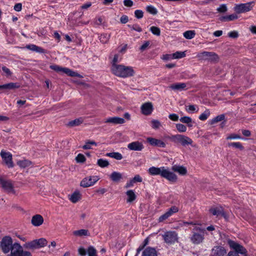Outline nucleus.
Instances as JSON below:
<instances>
[{
    "label": "nucleus",
    "mask_w": 256,
    "mask_h": 256,
    "mask_svg": "<svg viewBox=\"0 0 256 256\" xmlns=\"http://www.w3.org/2000/svg\"><path fill=\"white\" fill-rule=\"evenodd\" d=\"M162 237L164 242L168 244L171 245L178 242V233L175 231H167L163 234Z\"/></svg>",
    "instance_id": "obj_8"
},
{
    "label": "nucleus",
    "mask_w": 256,
    "mask_h": 256,
    "mask_svg": "<svg viewBox=\"0 0 256 256\" xmlns=\"http://www.w3.org/2000/svg\"><path fill=\"white\" fill-rule=\"evenodd\" d=\"M128 26L131 30L136 31L138 32H141L142 31V28L138 24H134L132 25L128 24Z\"/></svg>",
    "instance_id": "obj_51"
},
{
    "label": "nucleus",
    "mask_w": 256,
    "mask_h": 256,
    "mask_svg": "<svg viewBox=\"0 0 256 256\" xmlns=\"http://www.w3.org/2000/svg\"><path fill=\"white\" fill-rule=\"evenodd\" d=\"M128 16L126 15L122 16L120 18V21L122 24H126L128 22Z\"/></svg>",
    "instance_id": "obj_64"
},
{
    "label": "nucleus",
    "mask_w": 256,
    "mask_h": 256,
    "mask_svg": "<svg viewBox=\"0 0 256 256\" xmlns=\"http://www.w3.org/2000/svg\"><path fill=\"white\" fill-rule=\"evenodd\" d=\"M99 180L98 176L86 177L81 181L80 186L83 188H88L93 186Z\"/></svg>",
    "instance_id": "obj_11"
},
{
    "label": "nucleus",
    "mask_w": 256,
    "mask_h": 256,
    "mask_svg": "<svg viewBox=\"0 0 256 256\" xmlns=\"http://www.w3.org/2000/svg\"><path fill=\"white\" fill-rule=\"evenodd\" d=\"M228 146L234 147L241 150L244 149L243 146H242V144L240 142H233L228 143Z\"/></svg>",
    "instance_id": "obj_47"
},
{
    "label": "nucleus",
    "mask_w": 256,
    "mask_h": 256,
    "mask_svg": "<svg viewBox=\"0 0 256 256\" xmlns=\"http://www.w3.org/2000/svg\"><path fill=\"white\" fill-rule=\"evenodd\" d=\"M110 37V34L108 33H104L99 36V39L101 42L103 44L107 43Z\"/></svg>",
    "instance_id": "obj_34"
},
{
    "label": "nucleus",
    "mask_w": 256,
    "mask_h": 256,
    "mask_svg": "<svg viewBox=\"0 0 256 256\" xmlns=\"http://www.w3.org/2000/svg\"><path fill=\"white\" fill-rule=\"evenodd\" d=\"M168 118L173 121L176 122L178 120V116L176 114H169Z\"/></svg>",
    "instance_id": "obj_58"
},
{
    "label": "nucleus",
    "mask_w": 256,
    "mask_h": 256,
    "mask_svg": "<svg viewBox=\"0 0 256 256\" xmlns=\"http://www.w3.org/2000/svg\"><path fill=\"white\" fill-rule=\"evenodd\" d=\"M140 110L141 112L145 116L150 115L154 110L153 105L150 102L144 103L141 106Z\"/></svg>",
    "instance_id": "obj_16"
},
{
    "label": "nucleus",
    "mask_w": 256,
    "mask_h": 256,
    "mask_svg": "<svg viewBox=\"0 0 256 256\" xmlns=\"http://www.w3.org/2000/svg\"><path fill=\"white\" fill-rule=\"evenodd\" d=\"M12 240L11 237L5 236L2 238L0 243V248L4 254L9 253L13 247Z\"/></svg>",
    "instance_id": "obj_5"
},
{
    "label": "nucleus",
    "mask_w": 256,
    "mask_h": 256,
    "mask_svg": "<svg viewBox=\"0 0 256 256\" xmlns=\"http://www.w3.org/2000/svg\"><path fill=\"white\" fill-rule=\"evenodd\" d=\"M24 246L26 248L29 250H34L38 248L35 240L26 242L24 244Z\"/></svg>",
    "instance_id": "obj_31"
},
{
    "label": "nucleus",
    "mask_w": 256,
    "mask_h": 256,
    "mask_svg": "<svg viewBox=\"0 0 256 256\" xmlns=\"http://www.w3.org/2000/svg\"><path fill=\"white\" fill-rule=\"evenodd\" d=\"M128 196L127 202H130L136 198V195L133 190H128L126 192Z\"/></svg>",
    "instance_id": "obj_32"
},
{
    "label": "nucleus",
    "mask_w": 256,
    "mask_h": 256,
    "mask_svg": "<svg viewBox=\"0 0 256 256\" xmlns=\"http://www.w3.org/2000/svg\"><path fill=\"white\" fill-rule=\"evenodd\" d=\"M146 10L148 12L152 14H156L158 12L157 10L154 6L151 5L147 6L146 8Z\"/></svg>",
    "instance_id": "obj_50"
},
{
    "label": "nucleus",
    "mask_w": 256,
    "mask_h": 256,
    "mask_svg": "<svg viewBox=\"0 0 256 256\" xmlns=\"http://www.w3.org/2000/svg\"><path fill=\"white\" fill-rule=\"evenodd\" d=\"M35 240L38 248L44 247L47 244V240L44 238H40Z\"/></svg>",
    "instance_id": "obj_35"
},
{
    "label": "nucleus",
    "mask_w": 256,
    "mask_h": 256,
    "mask_svg": "<svg viewBox=\"0 0 256 256\" xmlns=\"http://www.w3.org/2000/svg\"><path fill=\"white\" fill-rule=\"evenodd\" d=\"M111 70L115 76L122 78L132 76L134 74L132 66L123 64L114 65L113 67H111Z\"/></svg>",
    "instance_id": "obj_2"
},
{
    "label": "nucleus",
    "mask_w": 256,
    "mask_h": 256,
    "mask_svg": "<svg viewBox=\"0 0 256 256\" xmlns=\"http://www.w3.org/2000/svg\"><path fill=\"white\" fill-rule=\"evenodd\" d=\"M18 165L22 168H25L30 166L31 162L26 160H19L17 162Z\"/></svg>",
    "instance_id": "obj_37"
},
{
    "label": "nucleus",
    "mask_w": 256,
    "mask_h": 256,
    "mask_svg": "<svg viewBox=\"0 0 256 256\" xmlns=\"http://www.w3.org/2000/svg\"><path fill=\"white\" fill-rule=\"evenodd\" d=\"M31 222L33 226H38L42 224L44 218L40 214H36L32 217Z\"/></svg>",
    "instance_id": "obj_21"
},
{
    "label": "nucleus",
    "mask_w": 256,
    "mask_h": 256,
    "mask_svg": "<svg viewBox=\"0 0 256 256\" xmlns=\"http://www.w3.org/2000/svg\"><path fill=\"white\" fill-rule=\"evenodd\" d=\"M170 138L173 142L180 144L182 146L191 145L193 142L192 140L189 137L180 134L173 135Z\"/></svg>",
    "instance_id": "obj_6"
},
{
    "label": "nucleus",
    "mask_w": 256,
    "mask_h": 256,
    "mask_svg": "<svg viewBox=\"0 0 256 256\" xmlns=\"http://www.w3.org/2000/svg\"><path fill=\"white\" fill-rule=\"evenodd\" d=\"M76 160L78 162H84L86 159L83 154H80L76 157Z\"/></svg>",
    "instance_id": "obj_54"
},
{
    "label": "nucleus",
    "mask_w": 256,
    "mask_h": 256,
    "mask_svg": "<svg viewBox=\"0 0 256 256\" xmlns=\"http://www.w3.org/2000/svg\"><path fill=\"white\" fill-rule=\"evenodd\" d=\"M210 212L216 216H224L223 209L220 206L212 207L210 210Z\"/></svg>",
    "instance_id": "obj_24"
},
{
    "label": "nucleus",
    "mask_w": 256,
    "mask_h": 256,
    "mask_svg": "<svg viewBox=\"0 0 256 256\" xmlns=\"http://www.w3.org/2000/svg\"><path fill=\"white\" fill-rule=\"evenodd\" d=\"M228 36L230 38H235L238 36V32L234 30L228 32Z\"/></svg>",
    "instance_id": "obj_57"
},
{
    "label": "nucleus",
    "mask_w": 256,
    "mask_h": 256,
    "mask_svg": "<svg viewBox=\"0 0 256 256\" xmlns=\"http://www.w3.org/2000/svg\"><path fill=\"white\" fill-rule=\"evenodd\" d=\"M92 146H96V143L94 141H87L86 142V144L82 146V148L84 150H89L92 148Z\"/></svg>",
    "instance_id": "obj_42"
},
{
    "label": "nucleus",
    "mask_w": 256,
    "mask_h": 256,
    "mask_svg": "<svg viewBox=\"0 0 256 256\" xmlns=\"http://www.w3.org/2000/svg\"><path fill=\"white\" fill-rule=\"evenodd\" d=\"M81 194L78 190H76L71 194L68 195V198L72 203L77 202L81 199Z\"/></svg>",
    "instance_id": "obj_23"
},
{
    "label": "nucleus",
    "mask_w": 256,
    "mask_h": 256,
    "mask_svg": "<svg viewBox=\"0 0 256 256\" xmlns=\"http://www.w3.org/2000/svg\"><path fill=\"white\" fill-rule=\"evenodd\" d=\"M172 170L176 172H178L179 174L181 176H185L187 174V170L186 167L179 166V165H174L172 167Z\"/></svg>",
    "instance_id": "obj_22"
},
{
    "label": "nucleus",
    "mask_w": 256,
    "mask_h": 256,
    "mask_svg": "<svg viewBox=\"0 0 256 256\" xmlns=\"http://www.w3.org/2000/svg\"><path fill=\"white\" fill-rule=\"evenodd\" d=\"M210 114V112L209 110H206L199 116L198 118L201 120H205L209 117Z\"/></svg>",
    "instance_id": "obj_40"
},
{
    "label": "nucleus",
    "mask_w": 256,
    "mask_h": 256,
    "mask_svg": "<svg viewBox=\"0 0 256 256\" xmlns=\"http://www.w3.org/2000/svg\"><path fill=\"white\" fill-rule=\"evenodd\" d=\"M254 5V2L244 4H236L234 10L236 14L245 13L251 10Z\"/></svg>",
    "instance_id": "obj_9"
},
{
    "label": "nucleus",
    "mask_w": 256,
    "mask_h": 256,
    "mask_svg": "<svg viewBox=\"0 0 256 256\" xmlns=\"http://www.w3.org/2000/svg\"><path fill=\"white\" fill-rule=\"evenodd\" d=\"M198 58L200 60L214 61L216 60L218 56L213 52H204L197 55Z\"/></svg>",
    "instance_id": "obj_12"
},
{
    "label": "nucleus",
    "mask_w": 256,
    "mask_h": 256,
    "mask_svg": "<svg viewBox=\"0 0 256 256\" xmlns=\"http://www.w3.org/2000/svg\"><path fill=\"white\" fill-rule=\"evenodd\" d=\"M176 127L178 131L180 132H185L187 130L186 126L182 124H176Z\"/></svg>",
    "instance_id": "obj_44"
},
{
    "label": "nucleus",
    "mask_w": 256,
    "mask_h": 256,
    "mask_svg": "<svg viewBox=\"0 0 256 256\" xmlns=\"http://www.w3.org/2000/svg\"><path fill=\"white\" fill-rule=\"evenodd\" d=\"M152 127L154 129H158L161 126V124L158 120H153L151 122Z\"/></svg>",
    "instance_id": "obj_49"
},
{
    "label": "nucleus",
    "mask_w": 256,
    "mask_h": 256,
    "mask_svg": "<svg viewBox=\"0 0 256 256\" xmlns=\"http://www.w3.org/2000/svg\"><path fill=\"white\" fill-rule=\"evenodd\" d=\"M135 16L138 19L142 18L144 16V12L142 10H137L134 12Z\"/></svg>",
    "instance_id": "obj_56"
},
{
    "label": "nucleus",
    "mask_w": 256,
    "mask_h": 256,
    "mask_svg": "<svg viewBox=\"0 0 256 256\" xmlns=\"http://www.w3.org/2000/svg\"><path fill=\"white\" fill-rule=\"evenodd\" d=\"M50 68L56 72L66 74L68 76H76L78 78L82 77V76L76 72H75L67 68H63L58 65H52L50 66Z\"/></svg>",
    "instance_id": "obj_10"
},
{
    "label": "nucleus",
    "mask_w": 256,
    "mask_h": 256,
    "mask_svg": "<svg viewBox=\"0 0 256 256\" xmlns=\"http://www.w3.org/2000/svg\"><path fill=\"white\" fill-rule=\"evenodd\" d=\"M2 70L6 74V76H9L11 75V72L10 69L6 68V66H2Z\"/></svg>",
    "instance_id": "obj_63"
},
{
    "label": "nucleus",
    "mask_w": 256,
    "mask_h": 256,
    "mask_svg": "<svg viewBox=\"0 0 256 256\" xmlns=\"http://www.w3.org/2000/svg\"><path fill=\"white\" fill-rule=\"evenodd\" d=\"M128 148L130 150L142 151L144 148V146L142 142L134 141L128 144Z\"/></svg>",
    "instance_id": "obj_17"
},
{
    "label": "nucleus",
    "mask_w": 256,
    "mask_h": 256,
    "mask_svg": "<svg viewBox=\"0 0 256 256\" xmlns=\"http://www.w3.org/2000/svg\"><path fill=\"white\" fill-rule=\"evenodd\" d=\"M0 182L2 186L6 192L8 193H14L13 185L10 181L1 180Z\"/></svg>",
    "instance_id": "obj_18"
},
{
    "label": "nucleus",
    "mask_w": 256,
    "mask_h": 256,
    "mask_svg": "<svg viewBox=\"0 0 256 256\" xmlns=\"http://www.w3.org/2000/svg\"><path fill=\"white\" fill-rule=\"evenodd\" d=\"M242 138L239 134H232L226 137V140H237L241 139Z\"/></svg>",
    "instance_id": "obj_55"
},
{
    "label": "nucleus",
    "mask_w": 256,
    "mask_h": 256,
    "mask_svg": "<svg viewBox=\"0 0 256 256\" xmlns=\"http://www.w3.org/2000/svg\"><path fill=\"white\" fill-rule=\"evenodd\" d=\"M134 182L133 181L132 179H131L130 180L127 182L126 183L124 188H126L132 187L134 186Z\"/></svg>",
    "instance_id": "obj_61"
},
{
    "label": "nucleus",
    "mask_w": 256,
    "mask_h": 256,
    "mask_svg": "<svg viewBox=\"0 0 256 256\" xmlns=\"http://www.w3.org/2000/svg\"><path fill=\"white\" fill-rule=\"evenodd\" d=\"M226 250L222 246H215L211 251V256H227Z\"/></svg>",
    "instance_id": "obj_14"
},
{
    "label": "nucleus",
    "mask_w": 256,
    "mask_h": 256,
    "mask_svg": "<svg viewBox=\"0 0 256 256\" xmlns=\"http://www.w3.org/2000/svg\"><path fill=\"white\" fill-rule=\"evenodd\" d=\"M185 56V52H176L172 54V58L178 59L184 58Z\"/></svg>",
    "instance_id": "obj_43"
},
{
    "label": "nucleus",
    "mask_w": 256,
    "mask_h": 256,
    "mask_svg": "<svg viewBox=\"0 0 256 256\" xmlns=\"http://www.w3.org/2000/svg\"><path fill=\"white\" fill-rule=\"evenodd\" d=\"M125 120L123 118L114 116L106 118L105 120L106 123H111L114 124H122L124 123Z\"/></svg>",
    "instance_id": "obj_20"
},
{
    "label": "nucleus",
    "mask_w": 256,
    "mask_h": 256,
    "mask_svg": "<svg viewBox=\"0 0 256 256\" xmlns=\"http://www.w3.org/2000/svg\"><path fill=\"white\" fill-rule=\"evenodd\" d=\"M106 156L114 158L116 160H121L123 158L122 154L118 152L106 153Z\"/></svg>",
    "instance_id": "obj_30"
},
{
    "label": "nucleus",
    "mask_w": 256,
    "mask_h": 256,
    "mask_svg": "<svg viewBox=\"0 0 256 256\" xmlns=\"http://www.w3.org/2000/svg\"><path fill=\"white\" fill-rule=\"evenodd\" d=\"M73 234L77 236H90V233L87 230L81 229L74 231Z\"/></svg>",
    "instance_id": "obj_29"
},
{
    "label": "nucleus",
    "mask_w": 256,
    "mask_h": 256,
    "mask_svg": "<svg viewBox=\"0 0 256 256\" xmlns=\"http://www.w3.org/2000/svg\"><path fill=\"white\" fill-rule=\"evenodd\" d=\"M186 110L189 113H193L194 112H198V108L194 105H189L186 106Z\"/></svg>",
    "instance_id": "obj_45"
},
{
    "label": "nucleus",
    "mask_w": 256,
    "mask_h": 256,
    "mask_svg": "<svg viewBox=\"0 0 256 256\" xmlns=\"http://www.w3.org/2000/svg\"><path fill=\"white\" fill-rule=\"evenodd\" d=\"M178 210V207L176 206H173L171 207L170 208H169L166 212L169 214L168 216L170 217L171 216H172L174 214L177 212Z\"/></svg>",
    "instance_id": "obj_48"
},
{
    "label": "nucleus",
    "mask_w": 256,
    "mask_h": 256,
    "mask_svg": "<svg viewBox=\"0 0 256 256\" xmlns=\"http://www.w3.org/2000/svg\"><path fill=\"white\" fill-rule=\"evenodd\" d=\"M180 120L182 123H184L188 124V126L189 127H192V118H190V116H184L183 117H181L180 119Z\"/></svg>",
    "instance_id": "obj_33"
},
{
    "label": "nucleus",
    "mask_w": 256,
    "mask_h": 256,
    "mask_svg": "<svg viewBox=\"0 0 256 256\" xmlns=\"http://www.w3.org/2000/svg\"><path fill=\"white\" fill-rule=\"evenodd\" d=\"M0 156L5 164L8 168H12L14 166V164L12 161V154L10 152H6L4 150H2Z\"/></svg>",
    "instance_id": "obj_13"
},
{
    "label": "nucleus",
    "mask_w": 256,
    "mask_h": 256,
    "mask_svg": "<svg viewBox=\"0 0 256 256\" xmlns=\"http://www.w3.org/2000/svg\"><path fill=\"white\" fill-rule=\"evenodd\" d=\"M225 118V115L224 114H220L216 117L214 118L210 121V124H214L216 123H217L223 120Z\"/></svg>",
    "instance_id": "obj_36"
},
{
    "label": "nucleus",
    "mask_w": 256,
    "mask_h": 256,
    "mask_svg": "<svg viewBox=\"0 0 256 256\" xmlns=\"http://www.w3.org/2000/svg\"><path fill=\"white\" fill-rule=\"evenodd\" d=\"M132 180L134 182V183L136 182H140L142 180V177L138 174L134 176V178H132Z\"/></svg>",
    "instance_id": "obj_59"
},
{
    "label": "nucleus",
    "mask_w": 256,
    "mask_h": 256,
    "mask_svg": "<svg viewBox=\"0 0 256 256\" xmlns=\"http://www.w3.org/2000/svg\"><path fill=\"white\" fill-rule=\"evenodd\" d=\"M142 256H157V253L154 248L148 247L144 250Z\"/></svg>",
    "instance_id": "obj_28"
},
{
    "label": "nucleus",
    "mask_w": 256,
    "mask_h": 256,
    "mask_svg": "<svg viewBox=\"0 0 256 256\" xmlns=\"http://www.w3.org/2000/svg\"><path fill=\"white\" fill-rule=\"evenodd\" d=\"M196 33L194 30H187L184 33V36L186 39H192L195 36Z\"/></svg>",
    "instance_id": "obj_39"
},
{
    "label": "nucleus",
    "mask_w": 256,
    "mask_h": 256,
    "mask_svg": "<svg viewBox=\"0 0 256 256\" xmlns=\"http://www.w3.org/2000/svg\"><path fill=\"white\" fill-rule=\"evenodd\" d=\"M124 4L128 7H131L133 6L134 2L132 0H124Z\"/></svg>",
    "instance_id": "obj_60"
},
{
    "label": "nucleus",
    "mask_w": 256,
    "mask_h": 256,
    "mask_svg": "<svg viewBox=\"0 0 256 256\" xmlns=\"http://www.w3.org/2000/svg\"><path fill=\"white\" fill-rule=\"evenodd\" d=\"M110 178L114 182H118L122 178V174L118 172H112L110 176Z\"/></svg>",
    "instance_id": "obj_26"
},
{
    "label": "nucleus",
    "mask_w": 256,
    "mask_h": 256,
    "mask_svg": "<svg viewBox=\"0 0 256 256\" xmlns=\"http://www.w3.org/2000/svg\"><path fill=\"white\" fill-rule=\"evenodd\" d=\"M97 164L99 166L104 168L108 166L110 163L108 160L100 158L98 160Z\"/></svg>",
    "instance_id": "obj_38"
},
{
    "label": "nucleus",
    "mask_w": 256,
    "mask_h": 256,
    "mask_svg": "<svg viewBox=\"0 0 256 256\" xmlns=\"http://www.w3.org/2000/svg\"><path fill=\"white\" fill-rule=\"evenodd\" d=\"M86 252H88V256H97L96 250L92 246H89L87 250L82 247H80L78 249V252L80 256H86Z\"/></svg>",
    "instance_id": "obj_15"
},
{
    "label": "nucleus",
    "mask_w": 256,
    "mask_h": 256,
    "mask_svg": "<svg viewBox=\"0 0 256 256\" xmlns=\"http://www.w3.org/2000/svg\"><path fill=\"white\" fill-rule=\"evenodd\" d=\"M20 86L18 83L10 82L2 85H0V89L12 90L20 88Z\"/></svg>",
    "instance_id": "obj_27"
},
{
    "label": "nucleus",
    "mask_w": 256,
    "mask_h": 256,
    "mask_svg": "<svg viewBox=\"0 0 256 256\" xmlns=\"http://www.w3.org/2000/svg\"><path fill=\"white\" fill-rule=\"evenodd\" d=\"M10 256H32V255L30 252L24 250L22 247L19 243L14 242Z\"/></svg>",
    "instance_id": "obj_7"
},
{
    "label": "nucleus",
    "mask_w": 256,
    "mask_h": 256,
    "mask_svg": "<svg viewBox=\"0 0 256 256\" xmlns=\"http://www.w3.org/2000/svg\"><path fill=\"white\" fill-rule=\"evenodd\" d=\"M217 11L219 12H225L228 10V8L225 4H222L217 8Z\"/></svg>",
    "instance_id": "obj_53"
},
{
    "label": "nucleus",
    "mask_w": 256,
    "mask_h": 256,
    "mask_svg": "<svg viewBox=\"0 0 256 256\" xmlns=\"http://www.w3.org/2000/svg\"><path fill=\"white\" fill-rule=\"evenodd\" d=\"M228 244L233 250H230L227 256H240L239 254H246L248 252L247 250L242 245L235 241L228 240Z\"/></svg>",
    "instance_id": "obj_4"
},
{
    "label": "nucleus",
    "mask_w": 256,
    "mask_h": 256,
    "mask_svg": "<svg viewBox=\"0 0 256 256\" xmlns=\"http://www.w3.org/2000/svg\"><path fill=\"white\" fill-rule=\"evenodd\" d=\"M148 172L152 176L160 175L172 182H176L178 180L177 176L168 167L152 166L148 170Z\"/></svg>",
    "instance_id": "obj_1"
},
{
    "label": "nucleus",
    "mask_w": 256,
    "mask_h": 256,
    "mask_svg": "<svg viewBox=\"0 0 256 256\" xmlns=\"http://www.w3.org/2000/svg\"><path fill=\"white\" fill-rule=\"evenodd\" d=\"M147 142L152 146H158L160 148H165L166 144L162 140H158L152 137H148L146 138Z\"/></svg>",
    "instance_id": "obj_19"
},
{
    "label": "nucleus",
    "mask_w": 256,
    "mask_h": 256,
    "mask_svg": "<svg viewBox=\"0 0 256 256\" xmlns=\"http://www.w3.org/2000/svg\"><path fill=\"white\" fill-rule=\"evenodd\" d=\"M150 30L156 36L160 35V31L158 28L152 26L150 28Z\"/></svg>",
    "instance_id": "obj_52"
},
{
    "label": "nucleus",
    "mask_w": 256,
    "mask_h": 256,
    "mask_svg": "<svg viewBox=\"0 0 256 256\" xmlns=\"http://www.w3.org/2000/svg\"><path fill=\"white\" fill-rule=\"evenodd\" d=\"M180 225L181 226H188L189 225L195 226L196 224L192 222H182L180 224ZM192 230L193 234L190 238L192 242L196 244L202 242L204 240V230L197 226H194Z\"/></svg>",
    "instance_id": "obj_3"
},
{
    "label": "nucleus",
    "mask_w": 256,
    "mask_h": 256,
    "mask_svg": "<svg viewBox=\"0 0 256 256\" xmlns=\"http://www.w3.org/2000/svg\"><path fill=\"white\" fill-rule=\"evenodd\" d=\"M83 120L81 118H77L68 122V126H78L82 122Z\"/></svg>",
    "instance_id": "obj_41"
},
{
    "label": "nucleus",
    "mask_w": 256,
    "mask_h": 256,
    "mask_svg": "<svg viewBox=\"0 0 256 256\" xmlns=\"http://www.w3.org/2000/svg\"><path fill=\"white\" fill-rule=\"evenodd\" d=\"M122 58L119 56L118 54H116L112 62V66L113 67L114 65H119L118 64V62H120Z\"/></svg>",
    "instance_id": "obj_46"
},
{
    "label": "nucleus",
    "mask_w": 256,
    "mask_h": 256,
    "mask_svg": "<svg viewBox=\"0 0 256 256\" xmlns=\"http://www.w3.org/2000/svg\"><path fill=\"white\" fill-rule=\"evenodd\" d=\"M168 215L169 214H166V212H165L164 214L158 218V222H162L164 221V220L167 219L168 218H169Z\"/></svg>",
    "instance_id": "obj_62"
},
{
    "label": "nucleus",
    "mask_w": 256,
    "mask_h": 256,
    "mask_svg": "<svg viewBox=\"0 0 256 256\" xmlns=\"http://www.w3.org/2000/svg\"><path fill=\"white\" fill-rule=\"evenodd\" d=\"M186 84L185 83H175L170 84L169 88L174 90L181 91L186 88Z\"/></svg>",
    "instance_id": "obj_25"
}]
</instances>
